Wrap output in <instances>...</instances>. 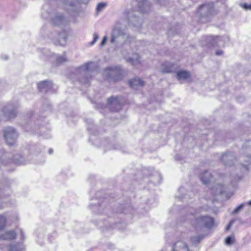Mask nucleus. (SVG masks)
<instances>
[{
	"label": "nucleus",
	"mask_w": 251,
	"mask_h": 251,
	"mask_svg": "<svg viewBox=\"0 0 251 251\" xmlns=\"http://www.w3.org/2000/svg\"><path fill=\"white\" fill-rule=\"evenodd\" d=\"M247 153V158L244 159L243 155L240 156L239 159V162L235 153L231 151L224 153L221 160L226 166L234 167L236 169H239L242 172L246 171L248 170L250 159L251 158L249 156L248 152Z\"/></svg>",
	"instance_id": "f257e3e1"
},
{
	"label": "nucleus",
	"mask_w": 251,
	"mask_h": 251,
	"mask_svg": "<svg viewBox=\"0 0 251 251\" xmlns=\"http://www.w3.org/2000/svg\"><path fill=\"white\" fill-rule=\"evenodd\" d=\"M132 39L133 37L127 35L125 30L122 29L118 24L113 27L111 34L110 42L112 44L121 43L125 41L130 42Z\"/></svg>",
	"instance_id": "f03ea898"
},
{
	"label": "nucleus",
	"mask_w": 251,
	"mask_h": 251,
	"mask_svg": "<svg viewBox=\"0 0 251 251\" xmlns=\"http://www.w3.org/2000/svg\"><path fill=\"white\" fill-rule=\"evenodd\" d=\"M227 36L213 37L212 36H203L202 39V46L210 47H222L229 41Z\"/></svg>",
	"instance_id": "7ed1b4c3"
},
{
	"label": "nucleus",
	"mask_w": 251,
	"mask_h": 251,
	"mask_svg": "<svg viewBox=\"0 0 251 251\" xmlns=\"http://www.w3.org/2000/svg\"><path fill=\"white\" fill-rule=\"evenodd\" d=\"M124 71L119 66H113L106 68L103 73V76L107 79L114 81L122 79Z\"/></svg>",
	"instance_id": "20e7f679"
},
{
	"label": "nucleus",
	"mask_w": 251,
	"mask_h": 251,
	"mask_svg": "<svg viewBox=\"0 0 251 251\" xmlns=\"http://www.w3.org/2000/svg\"><path fill=\"white\" fill-rule=\"evenodd\" d=\"M97 69V65L94 62H89L80 66L77 69V71L81 74L87 75L86 79H80V81L83 83H87L88 82L87 76L91 73H95Z\"/></svg>",
	"instance_id": "39448f33"
},
{
	"label": "nucleus",
	"mask_w": 251,
	"mask_h": 251,
	"mask_svg": "<svg viewBox=\"0 0 251 251\" xmlns=\"http://www.w3.org/2000/svg\"><path fill=\"white\" fill-rule=\"evenodd\" d=\"M3 136L7 145L12 146L16 143L18 133L14 128L8 126L4 129Z\"/></svg>",
	"instance_id": "423d86ee"
},
{
	"label": "nucleus",
	"mask_w": 251,
	"mask_h": 251,
	"mask_svg": "<svg viewBox=\"0 0 251 251\" xmlns=\"http://www.w3.org/2000/svg\"><path fill=\"white\" fill-rule=\"evenodd\" d=\"M196 226L211 228L214 225V219L208 216H201L196 218Z\"/></svg>",
	"instance_id": "0eeeda50"
},
{
	"label": "nucleus",
	"mask_w": 251,
	"mask_h": 251,
	"mask_svg": "<svg viewBox=\"0 0 251 251\" xmlns=\"http://www.w3.org/2000/svg\"><path fill=\"white\" fill-rule=\"evenodd\" d=\"M137 12L130 11L128 13L129 18L128 25L134 26L136 28L139 29L142 24V21L137 15Z\"/></svg>",
	"instance_id": "6e6552de"
},
{
	"label": "nucleus",
	"mask_w": 251,
	"mask_h": 251,
	"mask_svg": "<svg viewBox=\"0 0 251 251\" xmlns=\"http://www.w3.org/2000/svg\"><path fill=\"white\" fill-rule=\"evenodd\" d=\"M68 22L69 21L60 13L55 14L51 18V23L54 25L61 26L66 25Z\"/></svg>",
	"instance_id": "1a4fd4ad"
},
{
	"label": "nucleus",
	"mask_w": 251,
	"mask_h": 251,
	"mask_svg": "<svg viewBox=\"0 0 251 251\" xmlns=\"http://www.w3.org/2000/svg\"><path fill=\"white\" fill-rule=\"evenodd\" d=\"M213 4H206L201 6L199 9V13L201 17L208 16L212 14Z\"/></svg>",
	"instance_id": "9d476101"
},
{
	"label": "nucleus",
	"mask_w": 251,
	"mask_h": 251,
	"mask_svg": "<svg viewBox=\"0 0 251 251\" xmlns=\"http://www.w3.org/2000/svg\"><path fill=\"white\" fill-rule=\"evenodd\" d=\"M108 103L109 105V108L112 111H118L121 108V104L118 99L116 97H111L108 100Z\"/></svg>",
	"instance_id": "9b49d317"
},
{
	"label": "nucleus",
	"mask_w": 251,
	"mask_h": 251,
	"mask_svg": "<svg viewBox=\"0 0 251 251\" xmlns=\"http://www.w3.org/2000/svg\"><path fill=\"white\" fill-rule=\"evenodd\" d=\"M138 8L142 13H147L150 11L151 4L147 0H143L138 3Z\"/></svg>",
	"instance_id": "f8f14e48"
},
{
	"label": "nucleus",
	"mask_w": 251,
	"mask_h": 251,
	"mask_svg": "<svg viewBox=\"0 0 251 251\" xmlns=\"http://www.w3.org/2000/svg\"><path fill=\"white\" fill-rule=\"evenodd\" d=\"M53 83L50 81L44 80L38 84V87L41 92H47L52 88Z\"/></svg>",
	"instance_id": "ddd939ff"
},
{
	"label": "nucleus",
	"mask_w": 251,
	"mask_h": 251,
	"mask_svg": "<svg viewBox=\"0 0 251 251\" xmlns=\"http://www.w3.org/2000/svg\"><path fill=\"white\" fill-rule=\"evenodd\" d=\"M3 113L4 116L8 119L15 117L16 115L15 110L11 105L5 106L3 109Z\"/></svg>",
	"instance_id": "4468645a"
},
{
	"label": "nucleus",
	"mask_w": 251,
	"mask_h": 251,
	"mask_svg": "<svg viewBox=\"0 0 251 251\" xmlns=\"http://www.w3.org/2000/svg\"><path fill=\"white\" fill-rule=\"evenodd\" d=\"M173 251H189L187 244L181 241L176 242L173 248Z\"/></svg>",
	"instance_id": "2eb2a0df"
},
{
	"label": "nucleus",
	"mask_w": 251,
	"mask_h": 251,
	"mask_svg": "<svg viewBox=\"0 0 251 251\" xmlns=\"http://www.w3.org/2000/svg\"><path fill=\"white\" fill-rule=\"evenodd\" d=\"M16 233L14 230H10L5 232L0 235V240H11L15 238Z\"/></svg>",
	"instance_id": "dca6fc26"
},
{
	"label": "nucleus",
	"mask_w": 251,
	"mask_h": 251,
	"mask_svg": "<svg viewBox=\"0 0 251 251\" xmlns=\"http://www.w3.org/2000/svg\"><path fill=\"white\" fill-rule=\"evenodd\" d=\"M130 86L134 89H137L138 87H142L144 85V82L139 78H134L129 81Z\"/></svg>",
	"instance_id": "f3484780"
},
{
	"label": "nucleus",
	"mask_w": 251,
	"mask_h": 251,
	"mask_svg": "<svg viewBox=\"0 0 251 251\" xmlns=\"http://www.w3.org/2000/svg\"><path fill=\"white\" fill-rule=\"evenodd\" d=\"M200 178L203 184H206L211 181L212 175L209 172L205 171L201 175Z\"/></svg>",
	"instance_id": "a211bd4d"
},
{
	"label": "nucleus",
	"mask_w": 251,
	"mask_h": 251,
	"mask_svg": "<svg viewBox=\"0 0 251 251\" xmlns=\"http://www.w3.org/2000/svg\"><path fill=\"white\" fill-rule=\"evenodd\" d=\"M173 64L167 62L163 64L160 68V71L163 73H171L173 71Z\"/></svg>",
	"instance_id": "6ab92c4d"
},
{
	"label": "nucleus",
	"mask_w": 251,
	"mask_h": 251,
	"mask_svg": "<svg viewBox=\"0 0 251 251\" xmlns=\"http://www.w3.org/2000/svg\"><path fill=\"white\" fill-rule=\"evenodd\" d=\"M127 61L133 65H136L140 63V57L137 54H133L131 56L127 59Z\"/></svg>",
	"instance_id": "aec40b11"
},
{
	"label": "nucleus",
	"mask_w": 251,
	"mask_h": 251,
	"mask_svg": "<svg viewBox=\"0 0 251 251\" xmlns=\"http://www.w3.org/2000/svg\"><path fill=\"white\" fill-rule=\"evenodd\" d=\"M190 77V73L186 71H180L176 73V77L178 79H186Z\"/></svg>",
	"instance_id": "412c9836"
},
{
	"label": "nucleus",
	"mask_w": 251,
	"mask_h": 251,
	"mask_svg": "<svg viewBox=\"0 0 251 251\" xmlns=\"http://www.w3.org/2000/svg\"><path fill=\"white\" fill-rule=\"evenodd\" d=\"M225 190V186L221 184H217L213 188L212 191L214 193L215 195H218L222 194L224 192Z\"/></svg>",
	"instance_id": "4be33fe9"
},
{
	"label": "nucleus",
	"mask_w": 251,
	"mask_h": 251,
	"mask_svg": "<svg viewBox=\"0 0 251 251\" xmlns=\"http://www.w3.org/2000/svg\"><path fill=\"white\" fill-rule=\"evenodd\" d=\"M243 150L245 152H248L249 156L251 157V141H248L244 144Z\"/></svg>",
	"instance_id": "5701e85b"
},
{
	"label": "nucleus",
	"mask_w": 251,
	"mask_h": 251,
	"mask_svg": "<svg viewBox=\"0 0 251 251\" xmlns=\"http://www.w3.org/2000/svg\"><path fill=\"white\" fill-rule=\"evenodd\" d=\"M23 249V246L22 244H19L17 245H10L9 246V251H22Z\"/></svg>",
	"instance_id": "b1692460"
},
{
	"label": "nucleus",
	"mask_w": 251,
	"mask_h": 251,
	"mask_svg": "<svg viewBox=\"0 0 251 251\" xmlns=\"http://www.w3.org/2000/svg\"><path fill=\"white\" fill-rule=\"evenodd\" d=\"M6 191H8L9 192V190L7 186H4L3 185L0 184V198H1L3 195H4V193ZM9 193H7L6 195H8ZM2 208V204L0 203V210Z\"/></svg>",
	"instance_id": "393cba45"
},
{
	"label": "nucleus",
	"mask_w": 251,
	"mask_h": 251,
	"mask_svg": "<svg viewBox=\"0 0 251 251\" xmlns=\"http://www.w3.org/2000/svg\"><path fill=\"white\" fill-rule=\"evenodd\" d=\"M6 221V217L2 215H0V231L3 229L5 226Z\"/></svg>",
	"instance_id": "a878e982"
},
{
	"label": "nucleus",
	"mask_w": 251,
	"mask_h": 251,
	"mask_svg": "<svg viewBox=\"0 0 251 251\" xmlns=\"http://www.w3.org/2000/svg\"><path fill=\"white\" fill-rule=\"evenodd\" d=\"M56 60L58 63H62L67 61L65 54L62 55L57 56L56 57Z\"/></svg>",
	"instance_id": "bb28decb"
},
{
	"label": "nucleus",
	"mask_w": 251,
	"mask_h": 251,
	"mask_svg": "<svg viewBox=\"0 0 251 251\" xmlns=\"http://www.w3.org/2000/svg\"><path fill=\"white\" fill-rule=\"evenodd\" d=\"M235 240V237L234 235H231L227 237L226 239V244L228 245L233 244Z\"/></svg>",
	"instance_id": "cd10ccee"
},
{
	"label": "nucleus",
	"mask_w": 251,
	"mask_h": 251,
	"mask_svg": "<svg viewBox=\"0 0 251 251\" xmlns=\"http://www.w3.org/2000/svg\"><path fill=\"white\" fill-rule=\"evenodd\" d=\"M202 239V237L200 236H196L191 238V241L193 243H199Z\"/></svg>",
	"instance_id": "c85d7f7f"
},
{
	"label": "nucleus",
	"mask_w": 251,
	"mask_h": 251,
	"mask_svg": "<svg viewBox=\"0 0 251 251\" xmlns=\"http://www.w3.org/2000/svg\"><path fill=\"white\" fill-rule=\"evenodd\" d=\"M93 37H94V39L90 43V45H91V46L94 45L96 43V42L98 41V40L99 38V36L98 34L97 33H94L93 34Z\"/></svg>",
	"instance_id": "c756f323"
},
{
	"label": "nucleus",
	"mask_w": 251,
	"mask_h": 251,
	"mask_svg": "<svg viewBox=\"0 0 251 251\" xmlns=\"http://www.w3.org/2000/svg\"><path fill=\"white\" fill-rule=\"evenodd\" d=\"M240 6L246 10H251V3H242Z\"/></svg>",
	"instance_id": "7c9ffc66"
},
{
	"label": "nucleus",
	"mask_w": 251,
	"mask_h": 251,
	"mask_svg": "<svg viewBox=\"0 0 251 251\" xmlns=\"http://www.w3.org/2000/svg\"><path fill=\"white\" fill-rule=\"evenodd\" d=\"M244 204H241L237 207L233 211V214H236L238 213L240 210H241L244 206Z\"/></svg>",
	"instance_id": "2f4dec72"
},
{
	"label": "nucleus",
	"mask_w": 251,
	"mask_h": 251,
	"mask_svg": "<svg viewBox=\"0 0 251 251\" xmlns=\"http://www.w3.org/2000/svg\"><path fill=\"white\" fill-rule=\"evenodd\" d=\"M106 4L104 3H100L98 4L97 10L98 11H101L105 6Z\"/></svg>",
	"instance_id": "473e14b6"
},
{
	"label": "nucleus",
	"mask_w": 251,
	"mask_h": 251,
	"mask_svg": "<svg viewBox=\"0 0 251 251\" xmlns=\"http://www.w3.org/2000/svg\"><path fill=\"white\" fill-rule=\"evenodd\" d=\"M107 36L106 35H105L103 37V39H102L101 43H100V47L103 46L105 45L106 42L107 41Z\"/></svg>",
	"instance_id": "72a5a7b5"
},
{
	"label": "nucleus",
	"mask_w": 251,
	"mask_h": 251,
	"mask_svg": "<svg viewBox=\"0 0 251 251\" xmlns=\"http://www.w3.org/2000/svg\"><path fill=\"white\" fill-rule=\"evenodd\" d=\"M234 220H232L229 223L228 225L226 227V230H228L230 228L231 226L234 223Z\"/></svg>",
	"instance_id": "f704fd0d"
},
{
	"label": "nucleus",
	"mask_w": 251,
	"mask_h": 251,
	"mask_svg": "<svg viewBox=\"0 0 251 251\" xmlns=\"http://www.w3.org/2000/svg\"><path fill=\"white\" fill-rule=\"evenodd\" d=\"M223 53V51L222 50H218L216 52V54L217 55H221Z\"/></svg>",
	"instance_id": "c9c22d12"
},
{
	"label": "nucleus",
	"mask_w": 251,
	"mask_h": 251,
	"mask_svg": "<svg viewBox=\"0 0 251 251\" xmlns=\"http://www.w3.org/2000/svg\"><path fill=\"white\" fill-rule=\"evenodd\" d=\"M203 210V208H199V209H198L196 212H195V215H196L197 213H201V211H202ZM193 215H194V213H192Z\"/></svg>",
	"instance_id": "e433bc0d"
},
{
	"label": "nucleus",
	"mask_w": 251,
	"mask_h": 251,
	"mask_svg": "<svg viewBox=\"0 0 251 251\" xmlns=\"http://www.w3.org/2000/svg\"><path fill=\"white\" fill-rule=\"evenodd\" d=\"M66 40H67L66 37H64L63 39V42L62 43H60V44L61 46L64 45L65 44V43H66Z\"/></svg>",
	"instance_id": "4c0bfd02"
},
{
	"label": "nucleus",
	"mask_w": 251,
	"mask_h": 251,
	"mask_svg": "<svg viewBox=\"0 0 251 251\" xmlns=\"http://www.w3.org/2000/svg\"><path fill=\"white\" fill-rule=\"evenodd\" d=\"M21 238L24 239V232H23L22 230H21Z\"/></svg>",
	"instance_id": "58836bf2"
},
{
	"label": "nucleus",
	"mask_w": 251,
	"mask_h": 251,
	"mask_svg": "<svg viewBox=\"0 0 251 251\" xmlns=\"http://www.w3.org/2000/svg\"><path fill=\"white\" fill-rule=\"evenodd\" d=\"M53 151V150H52V149H50L49 150V153L50 154L52 153Z\"/></svg>",
	"instance_id": "ea45409f"
},
{
	"label": "nucleus",
	"mask_w": 251,
	"mask_h": 251,
	"mask_svg": "<svg viewBox=\"0 0 251 251\" xmlns=\"http://www.w3.org/2000/svg\"><path fill=\"white\" fill-rule=\"evenodd\" d=\"M179 190L180 192H182L184 190V188H180Z\"/></svg>",
	"instance_id": "a19ab883"
},
{
	"label": "nucleus",
	"mask_w": 251,
	"mask_h": 251,
	"mask_svg": "<svg viewBox=\"0 0 251 251\" xmlns=\"http://www.w3.org/2000/svg\"><path fill=\"white\" fill-rule=\"evenodd\" d=\"M7 58H8L7 56V55H5L4 56V59H5V60H6V59H7Z\"/></svg>",
	"instance_id": "79ce46f5"
},
{
	"label": "nucleus",
	"mask_w": 251,
	"mask_h": 251,
	"mask_svg": "<svg viewBox=\"0 0 251 251\" xmlns=\"http://www.w3.org/2000/svg\"><path fill=\"white\" fill-rule=\"evenodd\" d=\"M248 204L251 205V200L248 202Z\"/></svg>",
	"instance_id": "37998d69"
}]
</instances>
